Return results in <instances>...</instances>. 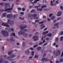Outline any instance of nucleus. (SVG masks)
Instances as JSON below:
<instances>
[{"mask_svg":"<svg viewBox=\"0 0 63 63\" xmlns=\"http://www.w3.org/2000/svg\"><path fill=\"white\" fill-rule=\"evenodd\" d=\"M28 31L27 30L25 29H22L20 30V32H18V34L19 35H21V34H23L25 33V32H27Z\"/></svg>","mask_w":63,"mask_h":63,"instance_id":"1","label":"nucleus"},{"mask_svg":"<svg viewBox=\"0 0 63 63\" xmlns=\"http://www.w3.org/2000/svg\"><path fill=\"white\" fill-rule=\"evenodd\" d=\"M4 6L5 7L4 8L5 9H6L7 8H11V6L10 5L9 3H5L4 4Z\"/></svg>","mask_w":63,"mask_h":63,"instance_id":"2","label":"nucleus"},{"mask_svg":"<svg viewBox=\"0 0 63 63\" xmlns=\"http://www.w3.org/2000/svg\"><path fill=\"white\" fill-rule=\"evenodd\" d=\"M60 54H61V51L60 50H58L56 52V56H59L60 55Z\"/></svg>","mask_w":63,"mask_h":63,"instance_id":"3","label":"nucleus"},{"mask_svg":"<svg viewBox=\"0 0 63 63\" xmlns=\"http://www.w3.org/2000/svg\"><path fill=\"white\" fill-rule=\"evenodd\" d=\"M9 9H10V8H7L6 9L4 10L3 11L4 12H7V11H8V13H11V12H12V10H13Z\"/></svg>","mask_w":63,"mask_h":63,"instance_id":"4","label":"nucleus"},{"mask_svg":"<svg viewBox=\"0 0 63 63\" xmlns=\"http://www.w3.org/2000/svg\"><path fill=\"white\" fill-rule=\"evenodd\" d=\"M2 25L6 27H9L10 26L7 23H2Z\"/></svg>","mask_w":63,"mask_h":63,"instance_id":"5","label":"nucleus"},{"mask_svg":"<svg viewBox=\"0 0 63 63\" xmlns=\"http://www.w3.org/2000/svg\"><path fill=\"white\" fill-rule=\"evenodd\" d=\"M62 15V13L61 12V11H59L57 13V16H60Z\"/></svg>","mask_w":63,"mask_h":63,"instance_id":"6","label":"nucleus"},{"mask_svg":"<svg viewBox=\"0 0 63 63\" xmlns=\"http://www.w3.org/2000/svg\"><path fill=\"white\" fill-rule=\"evenodd\" d=\"M33 39H34V41H37L38 39V36H37L35 35L33 36Z\"/></svg>","mask_w":63,"mask_h":63,"instance_id":"7","label":"nucleus"},{"mask_svg":"<svg viewBox=\"0 0 63 63\" xmlns=\"http://www.w3.org/2000/svg\"><path fill=\"white\" fill-rule=\"evenodd\" d=\"M43 60H44L45 62H47V61H48V59L47 58H44V57H43L41 60V61H43Z\"/></svg>","mask_w":63,"mask_h":63,"instance_id":"8","label":"nucleus"},{"mask_svg":"<svg viewBox=\"0 0 63 63\" xmlns=\"http://www.w3.org/2000/svg\"><path fill=\"white\" fill-rule=\"evenodd\" d=\"M7 58H8V60L9 61H12L14 60V59H12L10 56L8 57Z\"/></svg>","mask_w":63,"mask_h":63,"instance_id":"9","label":"nucleus"},{"mask_svg":"<svg viewBox=\"0 0 63 63\" xmlns=\"http://www.w3.org/2000/svg\"><path fill=\"white\" fill-rule=\"evenodd\" d=\"M12 16V15L10 14H9L7 15V17L8 18H11Z\"/></svg>","mask_w":63,"mask_h":63,"instance_id":"10","label":"nucleus"},{"mask_svg":"<svg viewBox=\"0 0 63 63\" xmlns=\"http://www.w3.org/2000/svg\"><path fill=\"white\" fill-rule=\"evenodd\" d=\"M14 20H16L17 19V15H14L13 16Z\"/></svg>","mask_w":63,"mask_h":63,"instance_id":"11","label":"nucleus"},{"mask_svg":"<svg viewBox=\"0 0 63 63\" xmlns=\"http://www.w3.org/2000/svg\"><path fill=\"white\" fill-rule=\"evenodd\" d=\"M30 51H29V50L28 49L26 51H25V54H27V55H28V54H30Z\"/></svg>","mask_w":63,"mask_h":63,"instance_id":"12","label":"nucleus"},{"mask_svg":"<svg viewBox=\"0 0 63 63\" xmlns=\"http://www.w3.org/2000/svg\"><path fill=\"white\" fill-rule=\"evenodd\" d=\"M3 36H5V37H8V36H9L8 32H6L4 33V34Z\"/></svg>","mask_w":63,"mask_h":63,"instance_id":"13","label":"nucleus"},{"mask_svg":"<svg viewBox=\"0 0 63 63\" xmlns=\"http://www.w3.org/2000/svg\"><path fill=\"white\" fill-rule=\"evenodd\" d=\"M42 48V47L40 46H38L36 48L37 50L38 51H40Z\"/></svg>","mask_w":63,"mask_h":63,"instance_id":"14","label":"nucleus"},{"mask_svg":"<svg viewBox=\"0 0 63 63\" xmlns=\"http://www.w3.org/2000/svg\"><path fill=\"white\" fill-rule=\"evenodd\" d=\"M47 36H48V37H51L52 36V34H51V33H48L47 34Z\"/></svg>","mask_w":63,"mask_h":63,"instance_id":"15","label":"nucleus"},{"mask_svg":"<svg viewBox=\"0 0 63 63\" xmlns=\"http://www.w3.org/2000/svg\"><path fill=\"white\" fill-rule=\"evenodd\" d=\"M37 11H42L43 9V8H37L36 9Z\"/></svg>","mask_w":63,"mask_h":63,"instance_id":"16","label":"nucleus"},{"mask_svg":"<svg viewBox=\"0 0 63 63\" xmlns=\"http://www.w3.org/2000/svg\"><path fill=\"white\" fill-rule=\"evenodd\" d=\"M6 32V31H2L1 32V33L2 34V35H3L4 36V35L5 34V33Z\"/></svg>","mask_w":63,"mask_h":63,"instance_id":"17","label":"nucleus"},{"mask_svg":"<svg viewBox=\"0 0 63 63\" xmlns=\"http://www.w3.org/2000/svg\"><path fill=\"white\" fill-rule=\"evenodd\" d=\"M54 26H57L59 25V23L58 22L54 24Z\"/></svg>","mask_w":63,"mask_h":63,"instance_id":"18","label":"nucleus"},{"mask_svg":"<svg viewBox=\"0 0 63 63\" xmlns=\"http://www.w3.org/2000/svg\"><path fill=\"white\" fill-rule=\"evenodd\" d=\"M10 24L11 25H13V24H14V22L13 21H11L10 23Z\"/></svg>","mask_w":63,"mask_h":63,"instance_id":"19","label":"nucleus"},{"mask_svg":"<svg viewBox=\"0 0 63 63\" xmlns=\"http://www.w3.org/2000/svg\"><path fill=\"white\" fill-rule=\"evenodd\" d=\"M47 53H45L43 55V58H44V57H46V56H47Z\"/></svg>","mask_w":63,"mask_h":63,"instance_id":"20","label":"nucleus"},{"mask_svg":"<svg viewBox=\"0 0 63 63\" xmlns=\"http://www.w3.org/2000/svg\"><path fill=\"white\" fill-rule=\"evenodd\" d=\"M7 15V13H4L2 14V16L3 17H5Z\"/></svg>","mask_w":63,"mask_h":63,"instance_id":"21","label":"nucleus"},{"mask_svg":"<svg viewBox=\"0 0 63 63\" xmlns=\"http://www.w3.org/2000/svg\"><path fill=\"white\" fill-rule=\"evenodd\" d=\"M13 52V51H9V52L8 53V55H10V54H12V53Z\"/></svg>","mask_w":63,"mask_h":63,"instance_id":"22","label":"nucleus"},{"mask_svg":"<svg viewBox=\"0 0 63 63\" xmlns=\"http://www.w3.org/2000/svg\"><path fill=\"white\" fill-rule=\"evenodd\" d=\"M37 16V15L36 14H35L34 15L32 14V16L33 17H35V16Z\"/></svg>","mask_w":63,"mask_h":63,"instance_id":"23","label":"nucleus"},{"mask_svg":"<svg viewBox=\"0 0 63 63\" xmlns=\"http://www.w3.org/2000/svg\"><path fill=\"white\" fill-rule=\"evenodd\" d=\"M47 7V5H43L41 6V8H46Z\"/></svg>","mask_w":63,"mask_h":63,"instance_id":"24","label":"nucleus"},{"mask_svg":"<svg viewBox=\"0 0 63 63\" xmlns=\"http://www.w3.org/2000/svg\"><path fill=\"white\" fill-rule=\"evenodd\" d=\"M11 57L12 58H14L15 57V55L14 54H12L11 55Z\"/></svg>","mask_w":63,"mask_h":63,"instance_id":"25","label":"nucleus"},{"mask_svg":"<svg viewBox=\"0 0 63 63\" xmlns=\"http://www.w3.org/2000/svg\"><path fill=\"white\" fill-rule=\"evenodd\" d=\"M55 16H53V17L51 18V20H53L54 19V18H55Z\"/></svg>","mask_w":63,"mask_h":63,"instance_id":"26","label":"nucleus"},{"mask_svg":"<svg viewBox=\"0 0 63 63\" xmlns=\"http://www.w3.org/2000/svg\"><path fill=\"white\" fill-rule=\"evenodd\" d=\"M37 58V59H38V58H39V56H38L37 55H36L34 56V58Z\"/></svg>","mask_w":63,"mask_h":63,"instance_id":"27","label":"nucleus"},{"mask_svg":"<svg viewBox=\"0 0 63 63\" xmlns=\"http://www.w3.org/2000/svg\"><path fill=\"white\" fill-rule=\"evenodd\" d=\"M27 16L29 17H31L32 16V14H29Z\"/></svg>","mask_w":63,"mask_h":63,"instance_id":"28","label":"nucleus"},{"mask_svg":"<svg viewBox=\"0 0 63 63\" xmlns=\"http://www.w3.org/2000/svg\"><path fill=\"white\" fill-rule=\"evenodd\" d=\"M14 4H13L12 5V7L11 8H10L9 9H9L10 10H13V7H14Z\"/></svg>","mask_w":63,"mask_h":63,"instance_id":"29","label":"nucleus"},{"mask_svg":"<svg viewBox=\"0 0 63 63\" xmlns=\"http://www.w3.org/2000/svg\"><path fill=\"white\" fill-rule=\"evenodd\" d=\"M53 15V14L52 13H50L49 14V17H51L52 15Z\"/></svg>","mask_w":63,"mask_h":63,"instance_id":"30","label":"nucleus"},{"mask_svg":"<svg viewBox=\"0 0 63 63\" xmlns=\"http://www.w3.org/2000/svg\"><path fill=\"white\" fill-rule=\"evenodd\" d=\"M27 27V26L25 25V26L23 27V28H20V29H23V28H26Z\"/></svg>","mask_w":63,"mask_h":63,"instance_id":"31","label":"nucleus"},{"mask_svg":"<svg viewBox=\"0 0 63 63\" xmlns=\"http://www.w3.org/2000/svg\"><path fill=\"white\" fill-rule=\"evenodd\" d=\"M34 53H35V52L34 51H32V56H33L34 55Z\"/></svg>","mask_w":63,"mask_h":63,"instance_id":"32","label":"nucleus"},{"mask_svg":"<svg viewBox=\"0 0 63 63\" xmlns=\"http://www.w3.org/2000/svg\"><path fill=\"white\" fill-rule=\"evenodd\" d=\"M63 61V58H62L60 60V62L61 63V62H62Z\"/></svg>","mask_w":63,"mask_h":63,"instance_id":"33","label":"nucleus"},{"mask_svg":"<svg viewBox=\"0 0 63 63\" xmlns=\"http://www.w3.org/2000/svg\"><path fill=\"white\" fill-rule=\"evenodd\" d=\"M24 26V25L22 24V25H21L20 26V29L21 28H23V27Z\"/></svg>","mask_w":63,"mask_h":63,"instance_id":"34","label":"nucleus"},{"mask_svg":"<svg viewBox=\"0 0 63 63\" xmlns=\"http://www.w3.org/2000/svg\"><path fill=\"white\" fill-rule=\"evenodd\" d=\"M62 19V17H59L57 19V20H60V19Z\"/></svg>","mask_w":63,"mask_h":63,"instance_id":"35","label":"nucleus"},{"mask_svg":"<svg viewBox=\"0 0 63 63\" xmlns=\"http://www.w3.org/2000/svg\"><path fill=\"white\" fill-rule=\"evenodd\" d=\"M24 13V12H21L20 13V14H21V15H23Z\"/></svg>","mask_w":63,"mask_h":63,"instance_id":"36","label":"nucleus"},{"mask_svg":"<svg viewBox=\"0 0 63 63\" xmlns=\"http://www.w3.org/2000/svg\"><path fill=\"white\" fill-rule=\"evenodd\" d=\"M24 36L25 37H27L28 36V34H26L24 35Z\"/></svg>","mask_w":63,"mask_h":63,"instance_id":"37","label":"nucleus"},{"mask_svg":"<svg viewBox=\"0 0 63 63\" xmlns=\"http://www.w3.org/2000/svg\"><path fill=\"white\" fill-rule=\"evenodd\" d=\"M38 46V45H34L33 46V47H34V48H35V47H37Z\"/></svg>","mask_w":63,"mask_h":63,"instance_id":"38","label":"nucleus"},{"mask_svg":"<svg viewBox=\"0 0 63 63\" xmlns=\"http://www.w3.org/2000/svg\"><path fill=\"white\" fill-rule=\"evenodd\" d=\"M47 43H45L43 45L44 47H45V46H46V45H47Z\"/></svg>","mask_w":63,"mask_h":63,"instance_id":"39","label":"nucleus"},{"mask_svg":"<svg viewBox=\"0 0 63 63\" xmlns=\"http://www.w3.org/2000/svg\"><path fill=\"white\" fill-rule=\"evenodd\" d=\"M49 39V37H47L46 38V41H48Z\"/></svg>","mask_w":63,"mask_h":63,"instance_id":"40","label":"nucleus"},{"mask_svg":"<svg viewBox=\"0 0 63 63\" xmlns=\"http://www.w3.org/2000/svg\"><path fill=\"white\" fill-rule=\"evenodd\" d=\"M11 22V20H10V19H8L7 21V23H10V22Z\"/></svg>","mask_w":63,"mask_h":63,"instance_id":"41","label":"nucleus"},{"mask_svg":"<svg viewBox=\"0 0 63 63\" xmlns=\"http://www.w3.org/2000/svg\"><path fill=\"white\" fill-rule=\"evenodd\" d=\"M63 37H61L60 40V41H61H61H62V40H63Z\"/></svg>","mask_w":63,"mask_h":63,"instance_id":"42","label":"nucleus"},{"mask_svg":"<svg viewBox=\"0 0 63 63\" xmlns=\"http://www.w3.org/2000/svg\"><path fill=\"white\" fill-rule=\"evenodd\" d=\"M11 30L12 31V32H14V29L12 28L11 29Z\"/></svg>","mask_w":63,"mask_h":63,"instance_id":"43","label":"nucleus"},{"mask_svg":"<svg viewBox=\"0 0 63 63\" xmlns=\"http://www.w3.org/2000/svg\"><path fill=\"white\" fill-rule=\"evenodd\" d=\"M24 19V17L21 18V17H20V19L21 20H23Z\"/></svg>","mask_w":63,"mask_h":63,"instance_id":"44","label":"nucleus"},{"mask_svg":"<svg viewBox=\"0 0 63 63\" xmlns=\"http://www.w3.org/2000/svg\"><path fill=\"white\" fill-rule=\"evenodd\" d=\"M4 5V3L2 2L0 3V5L1 6H3Z\"/></svg>","mask_w":63,"mask_h":63,"instance_id":"45","label":"nucleus"},{"mask_svg":"<svg viewBox=\"0 0 63 63\" xmlns=\"http://www.w3.org/2000/svg\"><path fill=\"white\" fill-rule=\"evenodd\" d=\"M60 9H61V10H63V6H61L60 7Z\"/></svg>","mask_w":63,"mask_h":63,"instance_id":"46","label":"nucleus"},{"mask_svg":"<svg viewBox=\"0 0 63 63\" xmlns=\"http://www.w3.org/2000/svg\"><path fill=\"white\" fill-rule=\"evenodd\" d=\"M39 24H43L44 23V22L43 21L39 22Z\"/></svg>","mask_w":63,"mask_h":63,"instance_id":"47","label":"nucleus"},{"mask_svg":"<svg viewBox=\"0 0 63 63\" xmlns=\"http://www.w3.org/2000/svg\"><path fill=\"white\" fill-rule=\"evenodd\" d=\"M45 34H47V33H48V31H45Z\"/></svg>","mask_w":63,"mask_h":63,"instance_id":"48","label":"nucleus"},{"mask_svg":"<svg viewBox=\"0 0 63 63\" xmlns=\"http://www.w3.org/2000/svg\"><path fill=\"white\" fill-rule=\"evenodd\" d=\"M25 9L23 7L22 9V11H23V12H24V11H25Z\"/></svg>","mask_w":63,"mask_h":63,"instance_id":"49","label":"nucleus"},{"mask_svg":"<svg viewBox=\"0 0 63 63\" xmlns=\"http://www.w3.org/2000/svg\"><path fill=\"white\" fill-rule=\"evenodd\" d=\"M4 63H8L9 62L8 61H5L4 62Z\"/></svg>","mask_w":63,"mask_h":63,"instance_id":"50","label":"nucleus"},{"mask_svg":"<svg viewBox=\"0 0 63 63\" xmlns=\"http://www.w3.org/2000/svg\"><path fill=\"white\" fill-rule=\"evenodd\" d=\"M55 3L57 4H58V3H59V2L57 1H56L55 2Z\"/></svg>","mask_w":63,"mask_h":63,"instance_id":"51","label":"nucleus"},{"mask_svg":"<svg viewBox=\"0 0 63 63\" xmlns=\"http://www.w3.org/2000/svg\"><path fill=\"white\" fill-rule=\"evenodd\" d=\"M47 29H48V28H46L44 29V31H46V30H47Z\"/></svg>","mask_w":63,"mask_h":63,"instance_id":"52","label":"nucleus"},{"mask_svg":"<svg viewBox=\"0 0 63 63\" xmlns=\"http://www.w3.org/2000/svg\"><path fill=\"white\" fill-rule=\"evenodd\" d=\"M39 21H40V20H35V22H39Z\"/></svg>","mask_w":63,"mask_h":63,"instance_id":"53","label":"nucleus"},{"mask_svg":"<svg viewBox=\"0 0 63 63\" xmlns=\"http://www.w3.org/2000/svg\"><path fill=\"white\" fill-rule=\"evenodd\" d=\"M60 35H63V31H62L60 34Z\"/></svg>","mask_w":63,"mask_h":63,"instance_id":"54","label":"nucleus"},{"mask_svg":"<svg viewBox=\"0 0 63 63\" xmlns=\"http://www.w3.org/2000/svg\"><path fill=\"white\" fill-rule=\"evenodd\" d=\"M13 36H14V37H15L16 36V33H13Z\"/></svg>","mask_w":63,"mask_h":63,"instance_id":"55","label":"nucleus"},{"mask_svg":"<svg viewBox=\"0 0 63 63\" xmlns=\"http://www.w3.org/2000/svg\"><path fill=\"white\" fill-rule=\"evenodd\" d=\"M47 20L48 21H49L51 20L50 19V18H48L47 19Z\"/></svg>","mask_w":63,"mask_h":63,"instance_id":"56","label":"nucleus"},{"mask_svg":"<svg viewBox=\"0 0 63 63\" xmlns=\"http://www.w3.org/2000/svg\"><path fill=\"white\" fill-rule=\"evenodd\" d=\"M39 34V32H36L35 33V35H37V34Z\"/></svg>","mask_w":63,"mask_h":63,"instance_id":"57","label":"nucleus"},{"mask_svg":"<svg viewBox=\"0 0 63 63\" xmlns=\"http://www.w3.org/2000/svg\"><path fill=\"white\" fill-rule=\"evenodd\" d=\"M35 19H38V17H36L34 18Z\"/></svg>","mask_w":63,"mask_h":63,"instance_id":"58","label":"nucleus"},{"mask_svg":"<svg viewBox=\"0 0 63 63\" xmlns=\"http://www.w3.org/2000/svg\"><path fill=\"white\" fill-rule=\"evenodd\" d=\"M46 42V41H45V39H44L43 41L42 44H44V43Z\"/></svg>","mask_w":63,"mask_h":63,"instance_id":"59","label":"nucleus"},{"mask_svg":"<svg viewBox=\"0 0 63 63\" xmlns=\"http://www.w3.org/2000/svg\"><path fill=\"white\" fill-rule=\"evenodd\" d=\"M35 11V9H33L32 10V12H34Z\"/></svg>","mask_w":63,"mask_h":63,"instance_id":"60","label":"nucleus"},{"mask_svg":"<svg viewBox=\"0 0 63 63\" xmlns=\"http://www.w3.org/2000/svg\"><path fill=\"white\" fill-rule=\"evenodd\" d=\"M24 45H25V43H24V42H23L22 44L23 47H24Z\"/></svg>","mask_w":63,"mask_h":63,"instance_id":"61","label":"nucleus"},{"mask_svg":"<svg viewBox=\"0 0 63 63\" xmlns=\"http://www.w3.org/2000/svg\"><path fill=\"white\" fill-rule=\"evenodd\" d=\"M42 42H40L39 43V46H41V45H42Z\"/></svg>","mask_w":63,"mask_h":63,"instance_id":"62","label":"nucleus"},{"mask_svg":"<svg viewBox=\"0 0 63 63\" xmlns=\"http://www.w3.org/2000/svg\"><path fill=\"white\" fill-rule=\"evenodd\" d=\"M7 56L6 55H4L3 56V57L4 58H6L7 57Z\"/></svg>","mask_w":63,"mask_h":63,"instance_id":"63","label":"nucleus"},{"mask_svg":"<svg viewBox=\"0 0 63 63\" xmlns=\"http://www.w3.org/2000/svg\"><path fill=\"white\" fill-rule=\"evenodd\" d=\"M63 52H62L61 55V57H63Z\"/></svg>","mask_w":63,"mask_h":63,"instance_id":"64","label":"nucleus"}]
</instances>
